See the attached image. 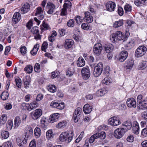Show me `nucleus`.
Segmentation results:
<instances>
[{
  "label": "nucleus",
  "instance_id": "2eb2a0df",
  "mask_svg": "<svg viewBox=\"0 0 147 147\" xmlns=\"http://www.w3.org/2000/svg\"><path fill=\"white\" fill-rule=\"evenodd\" d=\"M106 9L109 11H112L114 10L115 7V3L112 1H109L106 4Z\"/></svg>",
  "mask_w": 147,
  "mask_h": 147
},
{
  "label": "nucleus",
  "instance_id": "ddd939ff",
  "mask_svg": "<svg viewBox=\"0 0 147 147\" xmlns=\"http://www.w3.org/2000/svg\"><path fill=\"white\" fill-rule=\"evenodd\" d=\"M44 12L41 7L37 8L35 16L38 17V19L40 20L43 19L44 17Z\"/></svg>",
  "mask_w": 147,
  "mask_h": 147
},
{
  "label": "nucleus",
  "instance_id": "cd10ccee",
  "mask_svg": "<svg viewBox=\"0 0 147 147\" xmlns=\"http://www.w3.org/2000/svg\"><path fill=\"white\" fill-rule=\"evenodd\" d=\"M139 127L138 123L136 122L134 124L133 127V130L134 133L138 134L139 133Z\"/></svg>",
  "mask_w": 147,
  "mask_h": 147
},
{
  "label": "nucleus",
  "instance_id": "dca6fc26",
  "mask_svg": "<svg viewBox=\"0 0 147 147\" xmlns=\"http://www.w3.org/2000/svg\"><path fill=\"white\" fill-rule=\"evenodd\" d=\"M85 16L84 19L87 22L90 23L92 22L93 20V18L92 16H91L90 13L88 11L84 13Z\"/></svg>",
  "mask_w": 147,
  "mask_h": 147
},
{
  "label": "nucleus",
  "instance_id": "a211bd4d",
  "mask_svg": "<svg viewBox=\"0 0 147 147\" xmlns=\"http://www.w3.org/2000/svg\"><path fill=\"white\" fill-rule=\"evenodd\" d=\"M55 7L54 5L52 3L48 2L46 7V8L49 9L47 13L49 14H52L54 12V10Z\"/></svg>",
  "mask_w": 147,
  "mask_h": 147
},
{
  "label": "nucleus",
  "instance_id": "f704fd0d",
  "mask_svg": "<svg viewBox=\"0 0 147 147\" xmlns=\"http://www.w3.org/2000/svg\"><path fill=\"white\" fill-rule=\"evenodd\" d=\"M147 67V62L146 61L142 62L138 66V69L139 70H143Z\"/></svg>",
  "mask_w": 147,
  "mask_h": 147
},
{
  "label": "nucleus",
  "instance_id": "0e129e2a",
  "mask_svg": "<svg viewBox=\"0 0 147 147\" xmlns=\"http://www.w3.org/2000/svg\"><path fill=\"white\" fill-rule=\"evenodd\" d=\"M48 45V44L47 42H44L42 44L41 49L42 51H45V50L47 48Z\"/></svg>",
  "mask_w": 147,
  "mask_h": 147
},
{
  "label": "nucleus",
  "instance_id": "72a5a7b5",
  "mask_svg": "<svg viewBox=\"0 0 147 147\" xmlns=\"http://www.w3.org/2000/svg\"><path fill=\"white\" fill-rule=\"evenodd\" d=\"M77 65L78 67H82L85 65V61L82 58H79L77 61Z\"/></svg>",
  "mask_w": 147,
  "mask_h": 147
},
{
  "label": "nucleus",
  "instance_id": "a18cd8bd",
  "mask_svg": "<svg viewBox=\"0 0 147 147\" xmlns=\"http://www.w3.org/2000/svg\"><path fill=\"white\" fill-rule=\"evenodd\" d=\"M1 135L2 137L5 139L7 138L9 136V134L8 131H3L1 132Z\"/></svg>",
  "mask_w": 147,
  "mask_h": 147
},
{
  "label": "nucleus",
  "instance_id": "5701e85b",
  "mask_svg": "<svg viewBox=\"0 0 147 147\" xmlns=\"http://www.w3.org/2000/svg\"><path fill=\"white\" fill-rule=\"evenodd\" d=\"M23 81L24 83V87L26 88H28L30 83V77L28 76H26L24 78Z\"/></svg>",
  "mask_w": 147,
  "mask_h": 147
},
{
  "label": "nucleus",
  "instance_id": "052dcab7",
  "mask_svg": "<svg viewBox=\"0 0 147 147\" xmlns=\"http://www.w3.org/2000/svg\"><path fill=\"white\" fill-rule=\"evenodd\" d=\"M13 125V121L11 120H8L7 124V128H9L11 129L12 128Z\"/></svg>",
  "mask_w": 147,
  "mask_h": 147
},
{
  "label": "nucleus",
  "instance_id": "864d4df0",
  "mask_svg": "<svg viewBox=\"0 0 147 147\" xmlns=\"http://www.w3.org/2000/svg\"><path fill=\"white\" fill-rule=\"evenodd\" d=\"M34 70L36 72H39L40 71V66L39 63H36L34 67Z\"/></svg>",
  "mask_w": 147,
  "mask_h": 147
},
{
  "label": "nucleus",
  "instance_id": "4d7b16f0",
  "mask_svg": "<svg viewBox=\"0 0 147 147\" xmlns=\"http://www.w3.org/2000/svg\"><path fill=\"white\" fill-rule=\"evenodd\" d=\"M97 138L96 134H95L91 136L89 139V142L90 143H92Z\"/></svg>",
  "mask_w": 147,
  "mask_h": 147
},
{
  "label": "nucleus",
  "instance_id": "4c0bfd02",
  "mask_svg": "<svg viewBox=\"0 0 147 147\" xmlns=\"http://www.w3.org/2000/svg\"><path fill=\"white\" fill-rule=\"evenodd\" d=\"M41 130L39 127H36L34 131V134L36 138H38L41 135Z\"/></svg>",
  "mask_w": 147,
  "mask_h": 147
},
{
  "label": "nucleus",
  "instance_id": "7ed1b4c3",
  "mask_svg": "<svg viewBox=\"0 0 147 147\" xmlns=\"http://www.w3.org/2000/svg\"><path fill=\"white\" fill-rule=\"evenodd\" d=\"M147 50L146 48L144 46L139 47L136 51L135 55L137 57L143 56L146 53Z\"/></svg>",
  "mask_w": 147,
  "mask_h": 147
},
{
  "label": "nucleus",
  "instance_id": "39448f33",
  "mask_svg": "<svg viewBox=\"0 0 147 147\" xmlns=\"http://www.w3.org/2000/svg\"><path fill=\"white\" fill-rule=\"evenodd\" d=\"M126 131L127 130L124 131L123 128H119L115 130L114 135L115 138L120 139Z\"/></svg>",
  "mask_w": 147,
  "mask_h": 147
},
{
  "label": "nucleus",
  "instance_id": "37998d69",
  "mask_svg": "<svg viewBox=\"0 0 147 147\" xmlns=\"http://www.w3.org/2000/svg\"><path fill=\"white\" fill-rule=\"evenodd\" d=\"M71 7V3L68 0L65 1V3L63 5V7L67 9V8L70 9Z\"/></svg>",
  "mask_w": 147,
  "mask_h": 147
},
{
  "label": "nucleus",
  "instance_id": "49530a36",
  "mask_svg": "<svg viewBox=\"0 0 147 147\" xmlns=\"http://www.w3.org/2000/svg\"><path fill=\"white\" fill-rule=\"evenodd\" d=\"M146 97L143 96L142 95L140 94L139 95L137 98V104L138 103L142 104V102L146 98Z\"/></svg>",
  "mask_w": 147,
  "mask_h": 147
},
{
  "label": "nucleus",
  "instance_id": "a19ab883",
  "mask_svg": "<svg viewBox=\"0 0 147 147\" xmlns=\"http://www.w3.org/2000/svg\"><path fill=\"white\" fill-rule=\"evenodd\" d=\"M124 9L126 13L131 12L132 10V7L129 4H126L124 7Z\"/></svg>",
  "mask_w": 147,
  "mask_h": 147
},
{
  "label": "nucleus",
  "instance_id": "423d86ee",
  "mask_svg": "<svg viewBox=\"0 0 147 147\" xmlns=\"http://www.w3.org/2000/svg\"><path fill=\"white\" fill-rule=\"evenodd\" d=\"M42 112L41 109L35 110L30 113L32 119L34 120L38 119L42 115Z\"/></svg>",
  "mask_w": 147,
  "mask_h": 147
},
{
  "label": "nucleus",
  "instance_id": "ea45409f",
  "mask_svg": "<svg viewBox=\"0 0 147 147\" xmlns=\"http://www.w3.org/2000/svg\"><path fill=\"white\" fill-rule=\"evenodd\" d=\"M33 67L30 65H27L24 68V70L28 74L31 73L33 71Z\"/></svg>",
  "mask_w": 147,
  "mask_h": 147
},
{
  "label": "nucleus",
  "instance_id": "338daca9",
  "mask_svg": "<svg viewBox=\"0 0 147 147\" xmlns=\"http://www.w3.org/2000/svg\"><path fill=\"white\" fill-rule=\"evenodd\" d=\"M81 27L83 29L85 30H87L89 29V27L87 23H83L81 25Z\"/></svg>",
  "mask_w": 147,
  "mask_h": 147
},
{
  "label": "nucleus",
  "instance_id": "69168bd1",
  "mask_svg": "<svg viewBox=\"0 0 147 147\" xmlns=\"http://www.w3.org/2000/svg\"><path fill=\"white\" fill-rule=\"evenodd\" d=\"M59 73L57 71H55L52 73V76L51 77L52 78H55L59 76Z\"/></svg>",
  "mask_w": 147,
  "mask_h": 147
},
{
  "label": "nucleus",
  "instance_id": "f03ea898",
  "mask_svg": "<svg viewBox=\"0 0 147 147\" xmlns=\"http://www.w3.org/2000/svg\"><path fill=\"white\" fill-rule=\"evenodd\" d=\"M111 38L114 40H123V41H124L126 38L124 34L120 31H117L115 33H113L111 36L110 39Z\"/></svg>",
  "mask_w": 147,
  "mask_h": 147
},
{
  "label": "nucleus",
  "instance_id": "c85d7f7f",
  "mask_svg": "<svg viewBox=\"0 0 147 147\" xmlns=\"http://www.w3.org/2000/svg\"><path fill=\"white\" fill-rule=\"evenodd\" d=\"M123 126L125 127L123 128L124 131L127 130V131L129 129H130L132 127V124L131 122L129 121H126L123 124Z\"/></svg>",
  "mask_w": 147,
  "mask_h": 147
},
{
  "label": "nucleus",
  "instance_id": "e433bc0d",
  "mask_svg": "<svg viewBox=\"0 0 147 147\" xmlns=\"http://www.w3.org/2000/svg\"><path fill=\"white\" fill-rule=\"evenodd\" d=\"M22 108L25 109L27 110L28 111H31V107L30 104H26L24 102L22 104Z\"/></svg>",
  "mask_w": 147,
  "mask_h": 147
},
{
  "label": "nucleus",
  "instance_id": "9b49d317",
  "mask_svg": "<svg viewBox=\"0 0 147 147\" xmlns=\"http://www.w3.org/2000/svg\"><path fill=\"white\" fill-rule=\"evenodd\" d=\"M31 32L33 34L35 35L34 36V39L36 40L41 39V36L39 34L38 27L37 26L33 27L31 29Z\"/></svg>",
  "mask_w": 147,
  "mask_h": 147
},
{
  "label": "nucleus",
  "instance_id": "20e7f679",
  "mask_svg": "<svg viewBox=\"0 0 147 147\" xmlns=\"http://www.w3.org/2000/svg\"><path fill=\"white\" fill-rule=\"evenodd\" d=\"M103 66L102 63H98L96 66L94 71V75L95 77H97L101 74L103 70Z\"/></svg>",
  "mask_w": 147,
  "mask_h": 147
},
{
  "label": "nucleus",
  "instance_id": "5fc2aeb1",
  "mask_svg": "<svg viewBox=\"0 0 147 147\" xmlns=\"http://www.w3.org/2000/svg\"><path fill=\"white\" fill-rule=\"evenodd\" d=\"M31 107V110H32L34 108L38 107V105L37 103L35 101H34L32 103L30 104Z\"/></svg>",
  "mask_w": 147,
  "mask_h": 147
},
{
  "label": "nucleus",
  "instance_id": "bb28decb",
  "mask_svg": "<svg viewBox=\"0 0 147 147\" xmlns=\"http://www.w3.org/2000/svg\"><path fill=\"white\" fill-rule=\"evenodd\" d=\"M59 114L58 113H56L53 114L49 118L50 122L53 123L55 121H58L59 117Z\"/></svg>",
  "mask_w": 147,
  "mask_h": 147
},
{
  "label": "nucleus",
  "instance_id": "7c9ffc66",
  "mask_svg": "<svg viewBox=\"0 0 147 147\" xmlns=\"http://www.w3.org/2000/svg\"><path fill=\"white\" fill-rule=\"evenodd\" d=\"M104 49L105 51L107 53H109L111 52L113 50V46L111 44L109 45H106L104 47Z\"/></svg>",
  "mask_w": 147,
  "mask_h": 147
},
{
  "label": "nucleus",
  "instance_id": "4be33fe9",
  "mask_svg": "<svg viewBox=\"0 0 147 147\" xmlns=\"http://www.w3.org/2000/svg\"><path fill=\"white\" fill-rule=\"evenodd\" d=\"M21 18V16L20 13L19 12H16L13 15L12 20L13 22L16 24L20 21Z\"/></svg>",
  "mask_w": 147,
  "mask_h": 147
},
{
  "label": "nucleus",
  "instance_id": "aec40b11",
  "mask_svg": "<svg viewBox=\"0 0 147 147\" xmlns=\"http://www.w3.org/2000/svg\"><path fill=\"white\" fill-rule=\"evenodd\" d=\"M134 65V61L132 59L127 60L125 63V67L126 69H131Z\"/></svg>",
  "mask_w": 147,
  "mask_h": 147
},
{
  "label": "nucleus",
  "instance_id": "6e6d98bb",
  "mask_svg": "<svg viewBox=\"0 0 147 147\" xmlns=\"http://www.w3.org/2000/svg\"><path fill=\"white\" fill-rule=\"evenodd\" d=\"M67 26L70 27H73L74 25V21L73 19L70 20L67 22Z\"/></svg>",
  "mask_w": 147,
  "mask_h": 147
},
{
  "label": "nucleus",
  "instance_id": "6ab92c4d",
  "mask_svg": "<svg viewBox=\"0 0 147 147\" xmlns=\"http://www.w3.org/2000/svg\"><path fill=\"white\" fill-rule=\"evenodd\" d=\"M30 5L28 3H26L19 10V12L21 13L24 14L27 12L30 9Z\"/></svg>",
  "mask_w": 147,
  "mask_h": 147
},
{
  "label": "nucleus",
  "instance_id": "2f4dec72",
  "mask_svg": "<svg viewBox=\"0 0 147 147\" xmlns=\"http://www.w3.org/2000/svg\"><path fill=\"white\" fill-rule=\"evenodd\" d=\"M21 122V119L19 117L17 116L16 117L14 120V125L15 128L18 127L20 125Z\"/></svg>",
  "mask_w": 147,
  "mask_h": 147
},
{
  "label": "nucleus",
  "instance_id": "603ef678",
  "mask_svg": "<svg viewBox=\"0 0 147 147\" xmlns=\"http://www.w3.org/2000/svg\"><path fill=\"white\" fill-rule=\"evenodd\" d=\"M134 42L131 40L129 41L128 43L125 45V47H127V49H129L132 48L134 46Z\"/></svg>",
  "mask_w": 147,
  "mask_h": 147
},
{
  "label": "nucleus",
  "instance_id": "6e6552de",
  "mask_svg": "<svg viewBox=\"0 0 147 147\" xmlns=\"http://www.w3.org/2000/svg\"><path fill=\"white\" fill-rule=\"evenodd\" d=\"M81 72L84 79L87 80L88 79L90 75V72L88 66L83 67L82 69Z\"/></svg>",
  "mask_w": 147,
  "mask_h": 147
},
{
  "label": "nucleus",
  "instance_id": "de8ad7c7",
  "mask_svg": "<svg viewBox=\"0 0 147 147\" xmlns=\"http://www.w3.org/2000/svg\"><path fill=\"white\" fill-rule=\"evenodd\" d=\"M48 90L51 92L54 93L56 91V88L54 85H50L49 86Z\"/></svg>",
  "mask_w": 147,
  "mask_h": 147
},
{
  "label": "nucleus",
  "instance_id": "58836bf2",
  "mask_svg": "<svg viewBox=\"0 0 147 147\" xmlns=\"http://www.w3.org/2000/svg\"><path fill=\"white\" fill-rule=\"evenodd\" d=\"M97 138H100L101 139H104L106 137V134L105 132L102 131L100 133L96 134Z\"/></svg>",
  "mask_w": 147,
  "mask_h": 147
},
{
  "label": "nucleus",
  "instance_id": "473e14b6",
  "mask_svg": "<svg viewBox=\"0 0 147 147\" xmlns=\"http://www.w3.org/2000/svg\"><path fill=\"white\" fill-rule=\"evenodd\" d=\"M7 120V117L5 114H3L0 118V125H2L5 124Z\"/></svg>",
  "mask_w": 147,
  "mask_h": 147
},
{
  "label": "nucleus",
  "instance_id": "c756f323",
  "mask_svg": "<svg viewBox=\"0 0 147 147\" xmlns=\"http://www.w3.org/2000/svg\"><path fill=\"white\" fill-rule=\"evenodd\" d=\"M107 92V91L105 89H101L96 92V95L97 96H104Z\"/></svg>",
  "mask_w": 147,
  "mask_h": 147
},
{
  "label": "nucleus",
  "instance_id": "c03bdc74",
  "mask_svg": "<svg viewBox=\"0 0 147 147\" xmlns=\"http://www.w3.org/2000/svg\"><path fill=\"white\" fill-rule=\"evenodd\" d=\"M146 0H135L134 3L137 6H139L141 5L144 4Z\"/></svg>",
  "mask_w": 147,
  "mask_h": 147
},
{
  "label": "nucleus",
  "instance_id": "f3484780",
  "mask_svg": "<svg viewBox=\"0 0 147 147\" xmlns=\"http://www.w3.org/2000/svg\"><path fill=\"white\" fill-rule=\"evenodd\" d=\"M128 55V54L126 51H121L118 58L119 60L121 62H123L126 59Z\"/></svg>",
  "mask_w": 147,
  "mask_h": 147
},
{
  "label": "nucleus",
  "instance_id": "c9c22d12",
  "mask_svg": "<svg viewBox=\"0 0 147 147\" xmlns=\"http://www.w3.org/2000/svg\"><path fill=\"white\" fill-rule=\"evenodd\" d=\"M9 97V93L7 91L3 92L1 95V98L3 100H5L7 99Z\"/></svg>",
  "mask_w": 147,
  "mask_h": 147
},
{
  "label": "nucleus",
  "instance_id": "a878e982",
  "mask_svg": "<svg viewBox=\"0 0 147 147\" xmlns=\"http://www.w3.org/2000/svg\"><path fill=\"white\" fill-rule=\"evenodd\" d=\"M28 129L26 131V132L25 133V134L23 136L26 138H30L32 136L33 134V129L32 128L30 127L28 128Z\"/></svg>",
  "mask_w": 147,
  "mask_h": 147
},
{
  "label": "nucleus",
  "instance_id": "bf43d9fd",
  "mask_svg": "<svg viewBox=\"0 0 147 147\" xmlns=\"http://www.w3.org/2000/svg\"><path fill=\"white\" fill-rule=\"evenodd\" d=\"M102 82L106 85H108L110 84V81L108 78L106 77L102 80Z\"/></svg>",
  "mask_w": 147,
  "mask_h": 147
},
{
  "label": "nucleus",
  "instance_id": "f8f14e48",
  "mask_svg": "<svg viewBox=\"0 0 147 147\" xmlns=\"http://www.w3.org/2000/svg\"><path fill=\"white\" fill-rule=\"evenodd\" d=\"M126 103L127 106L129 107L136 108V100L133 98H128Z\"/></svg>",
  "mask_w": 147,
  "mask_h": 147
},
{
  "label": "nucleus",
  "instance_id": "774afa93",
  "mask_svg": "<svg viewBox=\"0 0 147 147\" xmlns=\"http://www.w3.org/2000/svg\"><path fill=\"white\" fill-rule=\"evenodd\" d=\"M4 33L6 36H7L11 33V31L9 28H6L3 30Z\"/></svg>",
  "mask_w": 147,
  "mask_h": 147
},
{
  "label": "nucleus",
  "instance_id": "13d9d810",
  "mask_svg": "<svg viewBox=\"0 0 147 147\" xmlns=\"http://www.w3.org/2000/svg\"><path fill=\"white\" fill-rule=\"evenodd\" d=\"M43 27L41 28V30H48L49 29V26L47 24L45 23L44 21L43 22V23L42 24Z\"/></svg>",
  "mask_w": 147,
  "mask_h": 147
},
{
  "label": "nucleus",
  "instance_id": "9d476101",
  "mask_svg": "<svg viewBox=\"0 0 147 147\" xmlns=\"http://www.w3.org/2000/svg\"><path fill=\"white\" fill-rule=\"evenodd\" d=\"M102 49L103 48L101 44L100 43H97L94 45L93 51L96 55L98 56L100 54Z\"/></svg>",
  "mask_w": 147,
  "mask_h": 147
},
{
  "label": "nucleus",
  "instance_id": "680f3d73",
  "mask_svg": "<svg viewBox=\"0 0 147 147\" xmlns=\"http://www.w3.org/2000/svg\"><path fill=\"white\" fill-rule=\"evenodd\" d=\"M1 147H11V143L9 141L4 142Z\"/></svg>",
  "mask_w": 147,
  "mask_h": 147
},
{
  "label": "nucleus",
  "instance_id": "e2e57ef3",
  "mask_svg": "<svg viewBox=\"0 0 147 147\" xmlns=\"http://www.w3.org/2000/svg\"><path fill=\"white\" fill-rule=\"evenodd\" d=\"M75 20L77 23H80L82 22V19L80 16H77L75 17Z\"/></svg>",
  "mask_w": 147,
  "mask_h": 147
},
{
  "label": "nucleus",
  "instance_id": "0eeeda50",
  "mask_svg": "<svg viewBox=\"0 0 147 147\" xmlns=\"http://www.w3.org/2000/svg\"><path fill=\"white\" fill-rule=\"evenodd\" d=\"M109 124L112 126H117L121 124V121L119 118L115 116L113 117L108 120Z\"/></svg>",
  "mask_w": 147,
  "mask_h": 147
},
{
  "label": "nucleus",
  "instance_id": "8fccbe9b",
  "mask_svg": "<svg viewBox=\"0 0 147 147\" xmlns=\"http://www.w3.org/2000/svg\"><path fill=\"white\" fill-rule=\"evenodd\" d=\"M15 81L17 86L19 88H21L22 85L21 80L20 78L18 77L17 78L15 79Z\"/></svg>",
  "mask_w": 147,
  "mask_h": 147
},
{
  "label": "nucleus",
  "instance_id": "1a4fd4ad",
  "mask_svg": "<svg viewBox=\"0 0 147 147\" xmlns=\"http://www.w3.org/2000/svg\"><path fill=\"white\" fill-rule=\"evenodd\" d=\"M82 111V109L81 108L78 107L76 109L74 113L73 117L75 122H77L80 119L81 117L80 114Z\"/></svg>",
  "mask_w": 147,
  "mask_h": 147
},
{
  "label": "nucleus",
  "instance_id": "393cba45",
  "mask_svg": "<svg viewBox=\"0 0 147 147\" xmlns=\"http://www.w3.org/2000/svg\"><path fill=\"white\" fill-rule=\"evenodd\" d=\"M92 107L88 104H86L83 108L84 112L86 114L90 113L92 111Z\"/></svg>",
  "mask_w": 147,
  "mask_h": 147
},
{
  "label": "nucleus",
  "instance_id": "09e8293b",
  "mask_svg": "<svg viewBox=\"0 0 147 147\" xmlns=\"http://www.w3.org/2000/svg\"><path fill=\"white\" fill-rule=\"evenodd\" d=\"M66 124L65 121H62L59 123L57 125H56V127L57 128H63L66 125Z\"/></svg>",
  "mask_w": 147,
  "mask_h": 147
},
{
  "label": "nucleus",
  "instance_id": "79ce46f5",
  "mask_svg": "<svg viewBox=\"0 0 147 147\" xmlns=\"http://www.w3.org/2000/svg\"><path fill=\"white\" fill-rule=\"evenodd\" d=\"M123 24V21L122 20L115 22L113 24V27L115 28H117L121 26Z\"/></svg>",
  "mask_w": 147,
  "mask_h": 147
},
{
  "label": "nucleus",
  "instance_id": "412c9836",
  "mask_svg": "<svg viewBox=\"0 0 147 147\" xmlns=\"http://www.w3.org/2000/svg\"><path fill=\"white\" fill-rule=\"evenodd\" d=\"M74 44V42L71 39H66L64 43L65 48L66 49H68L71 48Z\"/></svg>",
  "mask_w": 147,
  "mask_h": 147
},
{
  "label": "nucleus",
  "instance_id": "4468645a",
  "mask_svg": "<svg viewBox=\"0 0 147 147\" xmlns=\"http://www.w3.org/2000/svg\"><path fill=\"white\" fill-rule=\"evenodd\" d=\"M50 106L56 108L59 110H62L64 108V105L63 102L59 103L57 102L53 101L51 103Z\"/></svg>",
  "mask_w": 147,
  "mask_h": 147
},
{
  "label": "nucleus",
  "instance_id": "b1692460",
  "mask_svg": "<svg viewBox=\"0 0 147 147\" xmlns=\"http://www.w3.org/2000/svg\"><path fill=\"white\" fill-rule=\"evenodd\" d=\"M141 104L138 103L137 104L138 105V107L140 109H147V97H146V98L141 102Z\"/></svg>",
  "mask_w": 147,
  "mask_h": 147
},
{
  "label": "nucleus",
  "instance_id": "f257e3e1",
  "mask_svg": "<svg viewBox=\"0 0 147 147\" xmlns=\"http://www.w3.org/2000/svg\"><path fill=\"white\" fill-rule=\"evenodd\" d=\"M73 135V132H71L70 134L68 132H63L59 136V140L62 142L65 141L69 143L72 140Z\"/></svg>",
  "mask_w": 147,
  "mask_h": 147
},
{
  "label": "nucleus",
  "instance_id": "3c124183",
  "mask_svg": "<svg viewBox=\"0 0 147 147\" xmlns=\"http://www.w3.org/2000/svg\"><path fill=\"white\" fill-rule=\"evenodd\" d=\"M53 134L51 130H49L47 131L46 136L47 138L50 139L53 138Z\"/></svg>",
  "mask_w": 147,
  "mask_h": 147
}]
</instances>
